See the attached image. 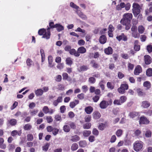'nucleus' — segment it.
<instances>
[{
	"instance_id": "nucleus-1",
	"label": "nucleus",
	"mask_w": 152,
	"mask_h": 152,
	"mask_svg": "<svg viewBox=\"0 0 152 152\" xmlns=\"http://www.w3.org/2000/svg\"><path fill=\"white\" fill-rule=\"evenodd\" d=\"M144 143L140 140L136 141L133 144L134 150L136 152L142 151L143 149Z\"/></svg>"
},
{
	"instance_id": "nucleus-2",
	"label": "nucleus",
	"mask_w": 152,
	"mask_h": 152,
	"mask_svg": "<svg viewBox=\"0 0 152 152\" xmlns=\"http://www.w3.org/2000/svg\"><path fill=\"white\" fill-rule=\"evenodd\" d=\"M132 7L133 13L134 16L136 17L140 12V6L138 4L134 3L133 4Z\"/></svg>"
},
{
	"instance_id": "nucleus-3",
	"label": "nucleus",
	"mask_w": 152,
	"mask_h": 152,
	"mask_svg": "<svg viewBox=\"0 0 152 152\" xmlns=\"http://www.w3.org/2000/svg\"><path fill=\"white\" fill-rule=\"evenodd\" d=\"M120 23L122 25L125 26V29L126 30L128 31L130 28L131 26L130 21L123 17L121 19Z\"/></svg>"
},
{
	"instance_id": "nucleus-4",
	"label": "nucleus",
	"mask_w": 152,
	"mask_h": 152,
	"mask_svg": "<svg viewBox=\"0 0 152 152\" xmlns=\"http://www.w3.org/2000/svg\"><path fill=\"white\" fill-rule=\"evenodd\" d=\"M112 104V101L110 99L108 101L103 100L99 104L100 108L102 109H104L107 108L108 105H111Z\"/></svg>"
},
{
	"instance_id": "nucleus-5",
	"label": "nucleus",
	"mask_w": 152,
	"mask_h": 152,
	"mask_svg": "<svg viewBox=\"0 0 152 152\" xmlns=\"http://www.w3.org/2000/svg\"><path fill=\"white\" fill-rule=\"evenodd\" d=\"M139 122L140 125H147L150 123V121L148 118L142 115L140 118Z\"/></svg>"
},
{
	"instance_id": "nucleus-6",
	"label": "nucleus",
	"mask_w": 152,
	"mask_h": 152,
	"mask_svg": "<svg viewBox=\"0 0 152 152\" xmlns=\"http://www.w3.org/2000/svg\"><path fill=\"white\" fill-rule=\"evenodd\" d=\"M151 105L149 101L148 100H144L141 103V107L143 109L148 108Z\"/></svg>"
},
{
	"instance_id": "nucleus-7",
	"label": "nucleus",
	"mask_w": 152,
	"mask_h": 152,
	"mask_svg": "<svg viewBox=\"0 0 152 152\" xmlns=\"http://www.w3.org/2000/svg\"><path fill=\"white\" fill-rule=\"evenodd\" d=\"M142 71V70L141 66L140 65H138L135 68L134 73L135 75H138Z\"/></svg>"
},
{
	"instance_id": "nucleus-8",
	"label": "nucleus",
	"mask_w": 152,
	"mask_h": 152,
	"mask_svg": "<svg viewBox=\"0 0 152 152\" xmlns=\"http://www.w3.org/2000/svg\"><path fill=\"white\" fill-rule=\"evenodd\" d=\"M42 110L44 113L45 114L49 113L50 114H52L54 111V110L52 109H50V110L48 107L47 106H44Z\"/></svg>"
},
{
	"instance_id": "nucleus-9",
	"label": "nucleus",
	"mask_w": 152,
	"mask_h": 152,
	"mask_svg": "<svg viewBox=\"0 0 152 152\" xmlns=\"http://www.w3.org/2000/svg\"><path fill=\"white\" fill-rule=\"evenodd\" d=\"M144 61L146 65H149L152 62V59L151 57L148 55H145L144 56Z\"/></svg>"
},
{
	"instance_id": "nucleus-10",
	"label": "nucleus",
	"mask_w": 152,
	"mask_h": 152,
	"mask_svg": "<svg viewBox=\"0 0 152 152\" xmlns=\"http://www.w3.org/2000/svg\"><path fill=\"white\" fill-rule=\"evenodd\" d=\"M116 38L119 41H120L121 40L124 41H126L127 40V36L125 35L123 33H122L121 35L117 36Z\"/></svg>"
},
{
	"instance_id": "nucleus-11",
	"label": "nucleus",
	"mask_w": 152,
	"mask_h": 152,
	"mask_svg": "<svg viewBox=\"0 0 152 152\" xmlns=\"http://www.w3.org/2000/svg\"><path fill=\"white\" fill-rule=\"evenodd\" d=\"M17 124V121L15 119H11L7 121V124L9 126H15Z\"/></svg>"
},
{
	"instance_id": "nucleus-12",
	"label": "nucleus",
	"mask_w": 152,
	"mask_h": 152,
	"mask_svg": "<svg viewBox=\"0 0 152 152\" xmlns=\"http://www.w3.org/2000/svg\"><path fill=\"white\" fill-rule=\"evenodd\" d=\"M139 113L136 111H132L130 112L129 114V116L131 118H134L138 116L139 118Z\"/></svg>"
},
{
	"instance_id": "nucleus-13",
	"label": "nucleus",
	"mask_w": 152,
	"mask_h": 152,
	"mask_svg": "<svg viewBox=\"0 0 152 152\" xmlns=\"http://www.w3.org/2000/svg\"><path fill=\"white\" fill-rule=\"evenodd\" d=\"M92 115L93 118L95 120L99 119L101 117L100 113L98 111H94Z\"/></svg>"
},
{
	"instance_id": "nucleus-14",
	"label": "nucleus",
	"mask_w": 152,
	"mask_h": 152,
	"mask_svg": "<svg viewBox=\"0 0 152 152\" xmlns=\"http://www.w3.org/2000/svg\"><path fill=\"white\" fill-rule=\"evenodd\" d=\"M132 17L133 16L132 14L130 13H125L123 16V18L130 22L132 18Z\"/></svg>"
},
{
	"instance_id": "nucleus-15",
	"label": "nucleus",
	"mask_w": 152,
	"mask_h": 152,
	"mask_svg": "<svg viewBox=\"0 0 152 152\" xmlns=\"http://www.w3.org/2000/svg\"><path fill=\"white\" fill-rule=\"evenodd\" d=\"M136 92L138 95L139 96L144 97L146 95V93L143 91V90L140 88L136 89Z\"/></svg>"
},
{
	"instance_id": "nucleus-16",
	"label": "nucleus",
	"mask_w": 152,
	"mask_h": 152,
	"mask_svg": "<svg viewBox=\"0 0 152 152\" xmlns=\"http://www.w3.org/2000/svg\"><path fill=\"white\" fill-rule=\"evenodd\" d=\"M50 32L49 28H47V31L44 33L42 37V38H45L46 39H48L50 38Z\"/></svg>"
},
{
	"instance_id": "nucleus-17",
	"label": "nucleus",
	"mask_w": 152,
	"mask_h": 152,
	"mask_svg": "<svg viewBox=\"0 0 152 152\" xmlns=\"http://www.w3.org/2000/svg\"><path fill=\"white\" fill-rule=\"evenodd\" d=\"M104 52L107 55L112 54L113 53V49L111 47H108L104 49Z\"/></svg>"
},
{
	"instance_id": "nucleus-18",
	"label": "nucleus",
	"mask_w": 152,
	"mask_h": 152,
	"mask_svg": "<svg viewBox=\"0 0 152 152\" xmlns=\"http://www.w3.org/2000/svg\"><path fill=\"white\" fill-rule=\"evenodd\" d=\"M86 51V48L83 46L79 47L77 50V52L78 53L79 56H80V54H83Z\"/></svg>"
},
{
	"instance_id": "nucleus-19",
	"label": "nucleus",
	"mask_w": 152,
	"mask_h": 152,
	"mask_svg": "<svg viewBox=\"0 0 152 152\" xmlns=\"http://www.w3.org/2000/svg\"><path fill=\"white\" fill-rule=\"evenodd\" d=\"M107 41V38L105 35H102L99 37V42L101 44H104L106 43Z\"/></svg>"
},
{
	"instance_id": "nucleus-20",
	"label": "nucleus",
	"mask_w": 152,
	"mask_h": 152,
	"mask_svg": "<svg viewBox=\"0 0 152 152\" xmlns=\"http://www.w3.org/2000/svg\"><path fill=\"white\" fill-rule=\"evenodd\" d=\"M63 100L62 97L61 96H59L56 100H54L53 102V104L55 106H56L59 103L61 102Z\"/></svg>"
},
{
	"instance_id": "nucleus-21",
	"label": "nucleus",
	"mask_w": 152,
	"mask_h": 152,
	"mask_svg": "<svg viewBox=\"0 0 152 152\" xmlns=\"http://www.w3.org/2000/svg\"><path fill=\"white\" fill-rule=\"evenodd\" d=\"M90 64H91L92 67L94 68L97 69L99 66V65L94 60H91L90 62Z\"/></svg>"
},
{
	"instance_id": "nucleus-22",
	"label": "nucleus",
	"mask_w": 152,
	"mask_h": 152,
	"mask_svg": "<svg viewBox=\"0 0 152 152\" xmlns=\"http://www.w3.org/2000/svg\"><path fill=\"white\" fill-rule=\"evenodd\" d=\"M49 66L50 67H52L54 66V64H53V58L51 56H49L48 57Z\"/></svg>"
},
{
	"instance_id": "nucleus-23",
	"label": "nucleus",
	"mask_w": 152,
	"mask_h": 152,
	"mask_svg": "<svg viewBox=\"0 0 152 152\" xmlns=\"http://www.w3.org/2000/svg\"><path fill=\"white\" fill-rule=\"evenodd\" d=\"M93 110V108L91 106H88L85 108V111L87 114H90Z\"/></svg>"
},
{
	"instance_id": "nucleus-24",
	"label": "nucleus",
	"mask_w": 152,
	"mask_h": 152,
	"mask_svg": "<svg viewBox=\"0 0 152 152\" xmlns=\"http://www.w3.org/2000/svg\"><path fill=\"white\" fill-rule=\"evenodd\" d=\"M4 140L3 138L0 137V148L2 149H5L6 148V145L4 143Z\"/></svg>"
},
{
	"instance_id": "nucleus-25",
	"label": "nucleus",
	"mask_w": 152,
	"mask_h": 152,
	"mask_svg": "<svg viewBox=\"0 0 152 152\" xmlns=\"http://www.w3.org/2000/svg\"><path fill=\"white\" fill-rule=\"evenodd\" d=\"M70 140L72 142H76L80 140V137L77 135H75L72 136Z\"/></svg>"
},
{
	"instance_id": "nucleus-26",
	"label": "nucleus",
	"mask_w": 152,
	"mask_h": 152,
	"mask_svg": "<svg viewBox=\"0 0 152 152\" xmlns=\"http://www.w3.org/2000/svg\"><path fill=\"white\" fill-rule=\"evenodd\" d=\"M69 53L71 55H74L76 57H79L78 53L74 48L71 49L69 51Z\"/></svg>"
},
{
	"instance_id": "nucleus-27",
	"label": "nucleus",
	"mask_w": 152,
	"mask_h": 152,
	"mask_svg": "<svg viewBox=\"0 0 152 152\" xmlns=\"http://www.w3.org/2000/svg\"><path fill=\"white\" fill-rule=\"evenodd\" d=\"M143 86L145 87L146 88L147 90H148L151 87V83L148 81L144 82L143 84Z\"/></svg>"
},
{
	"instance_id": "nucleus-28",
	"label": "nucleus",
	"mask_w": 152,
	"mask_h": 152,
	"mask_svg": "<svg viewBox=\"0 0 152 152\" xmlns=\"http://www.w3.org/2000/svg\"><path fill=\"white\" fill-rule=\"evenodd\" d=\"M55 26V28L58 32H60L64 29V26L60 24H56Z\"/></svg>"
},
{
	"instance_id": "nucleus-29",
	"label": "nucleus",
	"mask_w": 152,
	"mask_h": 152,
	"mask_svg": "<svg viewBox=\"0 0 152 152\" xmlns=\"http://www.w3.org/2000/svg\"><path fill=\"white\" fill-rule=\"evenodd\" d=\"M79 103V101L77 100H75V102H70L69 103V106L72 108H73L75 106L78 104Z\"/></svg>"
},
{
	"instance_id": "nucleus-30",
	"label": "nucleus",
	"mask_w": 152,
	"mask_h": 152,
	"mask_svg": "<svg viewBox=\"0 0 152 152\" xmlns=\"http://www.w3.org/2000/svg\"><path fill=\"white\" fill-rule=\"evenodd\" d=\"M35 93L37 96H40L43 94V91L41 89H38L35 91Z\"/></svg>"
},
{
	"instance_id": "nucleus-31",
	"label": "nucleus",
	"mask_w": 152,
	"mask_h": 152,
	"mask_svg": "<svg viewBox=\"0 0 152 152\" xmlns=\"http://www.w3.org/2000/svg\"><path fill=\"white\" fill-rule=\"evenodd\" d=\"M79 145L81 148H84L87 145L86 142L84 140H80L78 142Z\"/></svg>"
},
{
	"instance_id": "nucleus-32",
	"label": "nucleus",
	"mask_w": 152,
	"mask_h": 152,
	"mask_svg": "<svg viewBox=\"0 0 152 152\" xmlns=\"http://www.w3.org/2000/svg\"><path fill=\"white\" fill-rule=\"evenodd\" d=\"M78 148V146L77 143H73L71 146V149L72 151H75Z\"/></svg>"
},
{
	"instance_id": "nucleus-33",
	"label": "nucleus",
	"mask_w": 152,
	"mask_h": 152,
	"mask_svg": "<svg viewBox=\"0 0 152 152\" xmlns=\"http://www.w3.org/2000/svg\"><path fill=\"white\" fill-rule=\"evenodd\" d=\"M107 126V123L104 124L101 123L98 126V128L100 130H103Z\"/></svg>"
},
{
	"instance_id": "nucleus-34",
	"label": "nucleus",
	"mask_w": 152,
	"mask_h": 152,
	"mask_svg": "<svg viewBox=\"0 0 152 152\" xmlns=\"http://www.w3.org/2000/svg\"><path fill=\"white\" fill-rule=\"evenodd\" d=\"M77 13L79 17L82 19L84 20L86 19L87 17L84 14L81 12L80 11H77Z\"/></svg>"
},
{
	"instance_id": "nucleus-35",
	"label": "nucleus",
	"mask_w": 152,
	"mask_h": 152,
	"mask_svg": "<svg viewBox=\"0 0 152 152\" xmlns=\"http://www.w3.org/2000/svg\"><path fill=\"white\" fill-rule=\"evenodd\" d=\"M21 132H18L17 130H14L11 132V134L12 136L15 137L17 135L20 136L21 135Z\"/></svg>"
},
{
	"instance_id": "nucleus-36",
	"label": "nucleus",
	"mask_w": 152,
	"mask_h": 152,
	"mask_svg": "<svg viewBox=\"0 0 152 152\" xmlns=\"http://www.w3.org/2000/svg\"><path fill=\"white\" fill-rule=\"evenodd\" d=\"M89 68L88 66L83 65L80 67L79 71L80 72L86 71Z\"/></svg>"
},
{
	"instance_id": "nucleus-37",
	"label": "nucleus",
	"mask_w": 152,
	"mask_h": 152,
	"mask_svg": "<svg viewBox=\"0 0 152 152\" xmlns=\"http://www.w3.org/2000/svg\"><path fill=\"white\" fill-rule=\"evenodd\" d=\"M68 124L69 126L70 129H74L76 128V125L75 122L69 121L68 123Z\"/></svg>"
},
{
	"instance_id": "nucleus-38",
	"label": "nucleus",
	"mask_w": 152,
	"mask_h": 152,
	"mask_svg": "<svg viewBox=\"0 0 152 152\" xmlns=\"http://www.w3.org/2000/svg\"><path fill=\"white\" fill-rule=\"evenodd\" d=\"M66 64L71 66L73 64V61L71 58L69 57L66 58L65 60Z\"/></svg>"
},
{
	"instance_id": "nucleus-39",
	"label": "nucleus",
	"mask_w": 152,
	"mask_h": 152,
	"mask_svg": "<svg viewBox=\"0 0 152 152\" xmlns=\"http://www.w3.org/2000/svg\"><path fill=\"white\" fill-rule=\"evenodd\" d=\"M146 75L148 77L152 76V68H149L146 71Z\"/></svg>"
},
{
	"instance_id": "nucleus-40",
	"label": "nucleus",
	"mask_w": 152,
	"mask_h": 152,
	"mask_svg": "<svg viewBox=\"0 0 152 152\" xmlns=\"http://www.w3.org/2000/svg\"><path fill=\"white\" fill-rule=\"evenodd\" d=\"M63 129L64 132H68L70 131V128L69 125H65L63 126Z\"/></svg>"
},
{
	"instance_id": "nucleus-41",
	"label": "nucleus",
	"mask_w": 152,
	"mask_h": 152,
	"mask_svg": "<svg viewBox=\"0 0 152 152\" xmlns=\"http://www.w3.org/2000/svg\"><path fill=\"white\" fill-rule=\"evenodd\" d=\"M91 134V131L89 130H84L83 132V136L85 137L88 136Z\"/></svg>"
},
{
	"instance_id": "nucleus-42",
	"label": "nucleus",
	"mask_w": 152,
	"mask_h": 152,
	"mask_svg": "<svg viewBox=\"0 0 152 152\" xmlns=\"http://www.w3.org/2000/svg\"><path fill=\"white\" fill-rule=\"evenodd\" d=\"M32 126L29 124H26L23 126V129L25 130H30Z\"/></svg>"
},
{
	"instance_id": "nucleus-43",
	"label": "nucleus",
	"mask_w": 152,
	"mask_h": 152,
	"mask_svg": "<svg viewBox=\"0 0 152 152\" xmlns=\"http://www.w3.org/2000/svg\"><path fill=\"white\" fill-rule=\"evenodd\" d=\"M91 126V124L90 123H87L83 125V128L84 129H90Z\"/></svg>"
},
{
	"instance_id": "nucleus-44",
	"label": "nucleus",
	"mask_w": 152,
	"mask_h": 152,
	"mask_svg": "<svg viewBox=\"0 0 152 152\" xmlns=\"http://www.w3.org/2000/svg\"><path fill=\"white\" fill-rule=\"evenodd\" d=\"M145 30V28L144 27L142 26H140L138 27V31L140 34H142Z\"/></svg>"
},
{
	"instance_id": "nucleus-45",
	"label": "nucleus",
	"mask_w": 152,
	"mask_h": 152,
	"mask_svg": "<svg viewBox=\"0 0 152 152\" xmlns=\"http://www.w3.org/2000/svg\"><path fill=\"white\" fill-rule=\"evenodd\" d=\"M132 36L134 38H139L140 36V34L138 33L137 31H133L132 33Z\"/></svg>"
},
{
	"instance_id": "nucleus-46",
	"label": "nucleus",
	"mask_w": 152,
	"mask_h": 152,
	"mask_svg": "<svg viewBox=\"0 0 152 152\" xmlns=\"http://www.w3.org/2000/svg\"><path fill=\"white\" fill-rule=\"evenodd\" d=\"M46 30L45 29L43 28L39 29L38 31V34L40 36L43 35Z\"/></svg>"
},
{
	"instance_id": "nucleus-47",
	"label": "nucleus",
	"mask_w": 152,
	"mask_h": 152,
	"mask_svg": "<svg viewBox=\"0 0 152 152\" xmlns=\"http://www.w3.org/2000/svg\"><path fill=\"white\" fill-rule=\"evenodd\" d=\"M127 97L125 96H122L120 97L119 100L121 104L124 103L127 100Z\"/></svg>"
},
{
	"instance_id": "nucleus-48",
	"label": "nucleus",
	"mask_w": 152,
	"mask_h": 152,
	"mask_svg": "<svg viewBox=\"0 0 152 152\" xmlns=\"http://www.w3.org/2000/svg\"><path fill=\"white\" fill-rule=\"evenodd\" d=\"M152 132H151L149 129L147 130L145 133V136L146 137H150L151 136Z\"/></svg>"
},
{
	"instance_id": "nucleus-49",
	"label": "nucleus",
	"mask_w": 152,
	"mask_h": 152,
	"mask_svg": "<svg viewBox=\"0 0 152 152\" xmlns=\"http://www.w3.org/2000/svg\"><path fill=\"white\" fill-rule=\"evenodd\" d=\"M107 86L108 88L112 90L114 88V86L111 82H108L107 84Z\"/></svg>"
},
{
	"instance_id": "nucleus-50",
	"label": "nucleus",
	"mask_w": 152,
	"mask_h": 152,
	"mask_svg": "<svg viewBox=\"0 0 152 152\" xmlns=\"http://www.w3.org/2000/svg\"><path fill=\"white\" fill-rule=\"evenodd\" d=\"M123 133V131L121 129H118L116 132L115 134L116 136L118 137H121Z\"/></svg>"
},
{
	"instance_id": "nucleus-51",
	"label": "nucleus",
	"mask_w": 152,
	"mask_h": 152,
	"mask_svg": "<svg viewBox=\"0 0 152 152\" xmlns=\"http://www.w3.org/2000/svg\"><path fill=\"white\" fill-rule=\"evenodd\" d=\"M96 79L94 77H91L88 79V82L91 84H94L96 82Z\"/></svg>"
},
{
	"instance_id": "nucleus-52",
	"label": "nucleus",
	"mask_w": 152,
	"mask_h": 152,
	"mask_svg": "<svg viewBox=\"0 0 152 152\" xmlns=\"http://www.w3.org/2000/svg\"><path fill=\"white\" fill-rule=\"evenodd\" d=\"M56 24H54V23L53 22H51L49 23V27H48L47 28H49V30L50 29H53L55 28Z\"/></svg>"
},
{
	"instance_id": "nucleus-53",
	"label": "nucleus",
	"mask_w": 152,
	"mask_h": 152,
	"mask_svg": "<svg viewBox=\"0 0 152 152\" xmlns=\"http://www.w3.org/2000/svg\"><path fill=\"white\" fill-rule=\"evenodd\" d=\"M104 83V80L101 81L99 83V85L101 88L102 90H104V86L103 84Z\"/></svg>"
},
{
	"instance_id": "nucleus-54",
	"label": "nucleus",
	"mask_w": 152,
	"mask_h": 152,
	"mask_svg": "<svg viewBox=\"0 0 152 152\" xmlns=\"http://www.w3.org/2000/svg\"><path fill=\"white\" fill-rule=\"evenodd\" d=\"M38 112V110L37 109H34L30 111V114L31 116H34L36 115Z\"/></svg>"
},
{
	"instance_id": "nucleus-55",
	"label": "nucleus",
	"mask_w": 152,
	"mask_h": 152,
	"mask_svg": "<svg viewBox=\"0 0 152 152\" xmlns=\"http://www.w3.org/2000/svg\"><path fill=\"white\" fill-rule=\"evenodd\" d=\"M52 132L53 134L56 136L58 134L59 132V129L56 128H54L53 131Z\"/></svg>"
},
{
	"instance_id": "nucleus-56",
	"label": "nucleus",
	"mask_w": 152,
	"mask_h": 152,
	"mask_svg": "<svg viewBox=\"0 0 152 152\" xmlns=\"http://www.w3.org/2000/svg\"><path fill=\"white\" fill-rule=\"evenodd\" d=\"M50 144L49 143H46L42 147V150L45 151H47L48 149Z\"/></svg>"
},
{
	"instance_id": "nucleus-57",
	"label": "nucleus",
	"mask_w": 152,
	"mask_h": 152,
	"mask_svg": "<svg viewBox=\"0 0 152 152\" xmlns=\"http://www.w3.org/2000/svg\"><path fill=\"white\" fill-rule=\"evenodd\" d=\"M118 91L120 94H124L126 92V91L124 90V89L122 88V87L121 86L118 88Z\"/></svg>"
},
{
	"instance_id": "nucleus-58",
	"label": "nucleus",
	"mask_w": 152,
	"mask_h": 152,
	"mask_svg": "<svg viewBox=\"0 0 152 152\" xmlns=\"http://www.w3.org/2000/svg\"><path fill=\"white\" fill-rule=\"evenodd\" d=\"M27 140L28 141H32L34 139L33 136L32 134H29L27 135Z\"/></svg>"
},
{
	"instance_id": "nucleus-59",
	"label": "nucleus",
	"mask_w": 152,
	"mask_h": 152,
	"mask_svg": "<svg viewBox=\"0 0 152 152\" xmlns=\"http://www.w3.org/2000/svg\"><path fill=\"white\" fill-rule=\"evenodd\" d=\"M120 86L122 87V88L125 91L126 90H128L129 88V85L127 84H121Z\"/></svg>"
},
{
	"instance_id": "nucleus-60",
	"label": "nucleus",
	"mask_w": 152,
	"mask_h": 152,
	"mask_svg": "<svg viewBox=\"0 0 152 152\" xmlns=\"http://www.w3.org/2000/svg\"><path fill=\"white\" fill-rule=\"evenodd\" d=\"M77 97L80 100H82L84 98V94L83 93L78 94L77 96Z\"/></svg>"
},
{
	"instance_id": "nucleus-61",
	"label": "nucleus",
	"mask_w": 152,
	"mask_h": 152,
	"mask_svg": "<svg viewBox=\"0 0 152 152\" xmlns=\"http://www.w3.org/2000/svg\"><path fill=\"white\" fill-rule=\"evenodd\" d=\"M116 140V137L115 135H113L112 136L110 140V142L113 143L115 142Z\"/></svg>"
},
{
	"instance_id": "nucleus-62",
	"label": "nucleus",
	"mask_w": 152,
	"mask_h": 152,
	"mask_svg": "<svg viewBox=\"0 0 152 152\" xmlns=\"http://www.w3.org/2000/svg\"><path fill=\"white\" fill-rule=\"evenodd\" d=\"M60 112L63 113H64L66 110V107L64 105H62L60 107Z\"/></svg>"
},
{
	"instance_id": "nucleus-63",
	"label": "nucleus",
	"mask_w": 152,
	"mask_h": 152,
	"mask_svg": "<svg viewBox=\"0 0 152 152\" xmlns=\"http://www.w3.org/2000/svg\"><path fill=\"white\" fill-rule=\"evenodd\" d=\"M146 49L148 53L152 52V45H149L147 46Z\"/></svg>"
},
{
	"instance_id": "nucleus-64",
	"label": "nucleus",
	"mask_w": 152,
	"mask_h": 152,
	"mask_svg": "<svg viewBox=\"0 0 152 152\" xmlns=\"http://www.w3.org/2000/svg\"><path fill=\"white\" fill-rule=\"evenodd\" d=\"M144 113L149 116H151L152 115V109L148 110L146 112H144Z\"/></svg>"
}]
</instances>
